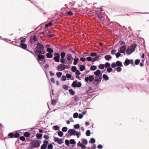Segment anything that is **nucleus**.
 <instances>
[{
    "label": "nucleus",
    "instance_id": "c85d7f7f",
    "mask_svg": "<svg viewBox=\"0 0 149 149\" xmlns=\"http://www.w3.org/2000/svg\"><path fill=\"white\" fill-rule=\"evenodd\" d=\"M60 55L61 56V58H64L65 57V52H62L61 53Z\"/></svg>",
    "mask_w": 149,
    "mask_h": 149
},
{
    "label": "nucleus",
    "instance_id": "a878e982",
    "mask_svg": "<svg viewBox=\"0 0 149 149\" xmlns=\"http://www.w3.org/2000/svg\"><path fill=\"white\" fill-rule=\"evenodd\" d=\"M36 137L38 139H40L42 136V134L40 133H38L36 135Z\"/></svg>",
    "mask_w": 149,
    "mask_h": 149
},
{
    "label": "nucleus",
    "instance_id": "2f4dec72",
    "mask_svg": "<svg viewBox=\"0 0 149 149\" xmlns=\"http://www.w3.org/2000/svg\"><path fill=\"white\" fill-rule=\"evenodd\" d=\"M96 14L97 17L99 18H101L102 17V14L99 12H97Z\"/></svg>",
    "mask_w": 149,
    "mask_h": 149
},
{
    "label": "nucleus",
    "instance_id": "774afa93",
    "mask_svg": "<svg viewBox=\"0 0 149 149\" xmlns=\"http://www.w3.org/2000/svg\"><path fill=\"white\" fill-rule=\"evenodd\" d=\"M61 80L62 81H65L66 80V77L64 75H63L62 76Z\"/></svg>",
    "mask_w": 149,
    "mask_h": 149
},
{
    "label": "nucleus",
    "instance_id": "2eb2a0df",
    "mask_svg": "<svg viewBox=\"0 0 149 149\" xmlns=\"http://www.w3.org/2000/svg\"><path fill=\"white\" fill-rule=\"evenodd\" d=\"M66 57H67V60L68 61H70L71 60L73 59L72 56L71 54H67L66 56Z\"/></svg>",
    "mask_w": 149,
    "mask_h": 149
},
{
    "label": "nucleus",
    "instance_id": "1a4fd4ad",
    "mask_svg": "<svg viewBox=\"0 0 149 149\" xmlns=\"http://www.w3.org/2000/svg\"><path fill=\"white\" fill-rule=\"evenodd\" d=\"M68 66V65L66 66L65 65L61 64L58 65L57 68L58 70L59 71H62L65 69L66 67Z\"/></svg>",
    "mask_w": 149,
    "mask_h": 149
},
{
    "label": "nucleus",
    "instance_id": "c756f323",
    "mask_svg": "<svg viewBox=\"0 0 149 149\" xmlns=\"http://www.w3.org/2000/svg\"><path fill=\"white\" fill-rule=\"evenodd\" d=\"M53 129L55 130H58L59 129V127L57 125L54 126L53 127Z\"/></svg>",
    "mask_w": 149,
    "mask_h": 149
},
{
    "label": "nucleus",
    "instance_id": "4be33fe9",
    "mask_svg": "<svg viewBox=\"0 0 149 149\" xmlns=\"http://www.w3.org/2000/svg\"><path fill=\"white\" fill-rule=\"evenodd\" d=\"M102 78H103V79H104L106 80H108L109 79V78L108 76L105 74H103L102 76Z\"/></svg>",
    "mask_w": 149,
    "mask_h": 149
},
{
    "label": "nucleus",
    "instance_id": "f8f14e48",
    "mask_svg": "<svg viewBox=\"0 0 149 149\" xmlns=\"http://www.w3.org/2000/svg\"><path fill=\"white\" fill-rule=\"evenodd\" d=\"M38 57V59H37L38 61L39 62V63L40 64L41 63L40 62H39V61H42L45 58V57L44 55H38L37 54Z\"/></svg>",
    "mask_w": 149,
    "mask_h": 149
},
{
    "label": "nucleus",
    "instance_id": "473e14b6",
    "mask_svg": "<svg viewBox=\"0 0 149 149\" xmlns=\"http://www.w3.org/2000/svg\"><path fill=\"white\" fill-rule=\"evenodd\" d=\"M71 70L73 72H75L77 70L76 67L75 66H72L71 67Z\"/></svg>",
    "mask_w": 149,
    "mask_h": 149
},
{
    "label": "nucleus",
    "instance_id": "7ed1b4c3",
    "mask_svg": "<svg viewBox=\"0 0 149 149\" xmlns=\"http://www.w3.org/2000/svg\"><path fill=\"white\" fill-rule=\"evenodd\" d=\"M68 133L70 136L73 135H76L78 138L79 137V136L80 135V132H77L74 129H70L68 131Z\"/></svg>",
    "mask_w": 149,
    "mask_h": 149
},
{
    "label": "nucleus",
    "instance_id": "e2e57ef3",
    "mask_svg": "<svg viewBox=\"0 0 149 149\" xmlns=\"http://www.w3.org/2000/svg\"><path fill=\"white\" fill-rule=\"evenodd\" d=\"M60 61L61 63L63 64H64L65 63V61L64 58H61Z\"/></svg>",
    "mask_w": 149,
    "mask_h": 149
},
{
    "label": "nucleus",
    "instance_id": "0eeeda50",
    "mask_svg": "<svg viewBox=\"0 0 149 149\" xmlns=\"http://www.w3.org/2000/svg\"><path fill=\"white\" fill-rule=\"evenodd\" d=\"M94 79V77L93 75H91L88 77L85 78V80L86 82H88L89 81L90 82H92Z\"/></svg>",
    "mask_w": 149,
    "mask_h": 149
},
{
    "label": "nucleus",
    "instance_id": "4d7b16f0",
    "mask_svg": "<svg viewBox=\"0 0 149 149\" xmlns=\"http://www.w3.org/2000/svg\"><path fill=\"white\" fill-rule=\"evenodd\" d=\"M66 77L68 79H70L72 77L71 75L69 74H66Z\"/></svg>",
    "mask_w": 149,
    "mask_h": 149
},
{
    "label": "nucleus",
    "instance_id": "a18cd8bd",
    "mask_svg": "<svg viewBox=\"0 0 149 149\" xmlns=\"http://www.w3.org/2000/svg\"><path fill=\"white\" fill-rule=\"evenodd\" d=\"M74 127L75 129H78L79 128L80 126L79 124H77L74 125Z\"/></svg>",
    "mask_w": 149,
    "mask_h": 149
},
{
    "label": "nucleus",
    "instance_id": "bb28decb",
    "mask_svg": "<svg viewBox=\"0 0 149 149\" xmlns=\"http://www.w3.org/2000/svg\"><path fill=\"white\" fill-rule=\"evenodd\" d=\"M110 64L108 62L106 63L104 65V67L105 68H107V67H109L110 66Z\"/></svg>",
    "mask_w": 149,
    "mask_h": 149
},
{
    "label": "nucleus",
    "instance_id": "8fccbe9b",
    "mask_svg": "<svg viewBox=\"0 0 149 149\" xmlns=\"http://www.w3.org/2000/svg\"><path fill=\"white\" fill-rule=\"evenodd\" d=\"M78 116V114L77 113H75L73 114V117L74 118H77Z\"/></svg>",
    "mask_w": 149,
    "mask_h": 149
},
{
    "label": "nucleus",
    "instance_id": "ea45409f",
    "mask_svg": "<svg viewBox=\"0 0 149 149\" xmlns=\"http://www.w3.org/2000/svg\"><path fill=\"white\" fill-rule=\"evenodd\" d=\"M14 136V134L13 132L10 133L8 134V136L11 138H13Z\"/></svg>",
    "mask_w": 149,
    "mask_h": 149
},
{
    "label": "nucleus",
    "instance_id": "f257e3e1",
    "mask_svg": "<svg viewBox=\"0 0 149 149\" xmlns=\"http://www.w3.org/2000/svg\"><path fill=\"white\" fill-rule=\"evenodd\" d=\"M94 74L96 76L94 79L93 83L95 85H97L101 82L102 79V73L100 71L98 70L94 72Z\"/></svg>",
    "mask_w": 149,
    "mask_h": 149
},
{
    "label": "nucleus",
    "instance_id": "a19ab883",
    "mask_svg": "<svg viewBox=\"0 0 149 149\" xmlns=\"http://www.w3.org/2000/svg\"><path fill=\"white\" fill-rule=\"evenodd\" d=\"M86 136H89L90 135L91 132L89 130H87L86 131Z\"/></svg>",
    "mask_w": 149,
    "mask_h": 149
},
{
    "label": "nucleus",
    "instance_id": "864d4df0",
    "mask_svg": "<svg viewBox=\"0 0 149 149\" xmlns=\"http://www.w3.org/2000/svg\"><path fill=\"white\" fill-rule=\"evenodd\" d=\"M120 67H118L116 68V70L118 72H120L121 70V68Z\"/></svg>",
    "mask_w": 149,
    "mask_h": 149
},
{
    "label": "nucleus",
    "instance_id": "69168bd1",
    "mask_svg": "<svg viewBox=\"0 0 149 149\" xmlns=\"http://www.w3.org/2000/svg\"><path fill=\"white\" fill-rule=\"evenodd\" d=\"M20 139L22 141H24L25 140V137L24 136H21L20 137Z\"/></svg>",
    "mask_w": 149,
    "mask_h": 149
},
{
    "label": "nucleus",
    "instance_id": "cd10ccee",
    "mask_svg": "<svg viewBox=\"0 0 149 149\" xmlns=\"http://www.w3.org/2000/svg\"><path fill=\"white\" fill-rule=\"evenodd\" d=\"M30 133L28 132H25L24 134V136L26 137H28L30 136Z\"/></svg>",
    "mask_w": 149,
    "mask_h": 149
},
{
    "label": "nucleus",
    "instance_id": "de8ad7c7",
    "mask_svg": "<svg viewBox=\"0 0 149 149\" xmlns=\"http://www.w3.org/2000/svg\"><path fill=\"white\" fill-rule=\"evenodd\" d=\"M115 55L116 57L117 58H119L121 54L119 52H117L115 54Z\"/></svg>",
    "mask_w": 149,
    "mask_h": 149
},
{
    "label": "nucleus",
    "instance_id": "5701e85b",
    "mask_svg": "<svg viewBox=\"0 0 149 149\" xmlns=\"http://www.w3.org/2000/svg\"><path fill=\"white\" fill-rule=\"evenodd\" d=\"M47 51L48 52V53H53L54 51L53 49L51 48L48 47L47 49Z\"/></svg>",
    "mask_w": 149,
    "mask_h": 149
},
{
    "label": "nucleus",
    "instance_id": "7c9ffc66",
    "mask_svg": "<svg viewBox=\"0 0 149 149\" xmlns=\"http://www.w3.org/2000/svg\"><path fill=\"white\" fill-rule=\"evenodd\" d=\"M14 137L17 138L20 136L19 134L17 132H16L14 134Z\"/></svg>",
    "mask_w": 149,
    "mask_h": 149
},
{
    "label": "nucleus",
    "instance_id": "72a5a7b5",
    "mask_svg": "<svg viewBox=\"0 0 149 149\" xmlns=\"http://www.w3.org/2000/svg\"><path fill=\"white\" fill-rule=\"evenodd\" d=\"M124 63L126 64L127 65H128L130 63V60L126 59L124 62Z\"/></svg>",
    "mask_w": 149,
    "mask_h": 149
},
{
    "label": "nucleus",
    "instance_id": "c9c22d12",
    "mask_svg": "<svg viewBox=\"0 0 149 149\" xmlns=\"http://www.w3.org/2000/svg\"><path fill=\"white\" fill-rule=\"evenodd\" d=\"M104 67V65L103 64H100L98 66V68L100 69H103Z\"/></svg>",
    "mask_w": 149,
    "mask_h": 149
},
{
    "label": "nucleus",
    "instance_id": "393cba45",
    "mask_svg": "<svg viewBox=\"0 0 149 149\" xmlns=\"http://www.w3.org/2000/svg\"><path fill=\"white\" fill-rule=\"evenodd\" d=\"M79 60V59L78 58L74 59V62L73 63V64L75 65H76Z\"/></svg>",
    "mask_w": 149,
    "mask_h": 149
},
{
    "label": "nucleus",
    "instance_id": "3c124183",
    "mask_svg": "<svg viewBox=\"0 0 149 149\" xmlns=\"http://www.w3.org/2000/svg\"><path fill=\"white\" fill-rule=\"evenodd\" d=\"M52 25V23L50 22L48 24H46L45 25V27H48L49 26H51Z\"/></svg>",
    "mask_w": 149,
    "mask_h": 149
},
{
    "label": "nucleus",
    "instance_id": "ddd939ff",
    "mask_svg": "<svg viewBox=\"0 0 149 149\" xmlns=\"http://www.w3.org/2000/svg\"><path fill=\"white\" fill-rule=\"evenodd\" d=\"M126 49L125 46V45L123 46L120 47L119 52L120 53L124 54L125 51H126Z\"/></svg>",
    "mask_w": 149,
    "mask_h": 149
},
{
    "label": "nucleus",
    "instance_id": "13d9d810",
    "mask_svg": "<svg viewBox=\"0 0 149 149\" xmlns=\"http://www.w3.org/2000/svg\"><path fill=\"white\" fill-rule=\"evenodd\" d=\"M92 58L90 57H88L86 58V60L88 61H91L92 62Z\"/></svg>",
    "mask_w": 149,
    "mask_h": 149
},
{
    "label": "nucleus",
    "instance_id": "603ef678",
    "mask_svg": "<svg viewBox=\"0 0 149 149\" xmlns=\"http://www.w3.org/2000/svg\"><path fill=\"white\" fill-rule=\"evenodd\" d=\"M112 70V68L110 67L108 68L107 69V71L109 73L111 72Z\"/></svg>",
    "mask_w": 149,
    "mask_h": 149
},
{
    "label": "nucleus",
    "instance_id": "f3484780",
    "mask_svg": "<svg viewBox=\"0 0 149 149\" xmlns=\"http://www.w3.org/2000/svg\"><path fill=\"white\" fill-rule=\"evenodd\" d=\"M100 56V55H99L93 58L92 59V62H94L95 61L98 60L99 59Z\"/></svg>",
    "mask_w": 149,
    "mask_h": 149
},
{
    "label": "nucleus",
    "instance_id": "dca6fc26",
    "mask_svg": "<svg viewBox=\"0 0 149 149\" xmlns=\"http://www.w3.org/2000/svg\"><path fill=\"white\" fill-rule=\"evenodd\" d=\"M20 45L21 48L24 49H26L27 47V46L26 44L21 43Z\"/></svg>",
    "mask_w": 149,
    "mask_h": 149
},
{
    "label": "nucleus",
    "instance_id": "9d476101",
    "mask_svg": "<svg viewBox=\"0 0 149 149\" xmlns=\"http://www.w3.org/2000/svg\"><path fill=\"white\" fill-rule=\"evenodd\" d=\"M54 57L53 59L55 61L57 62H59L60 61V54L58 53H56L54 54Z\"/></svg>",
    "mask_w": 149,
    "mask_h": 149
},
{
    "label": "nucleus",
    "instance_id": "79ce46f5",
    "mask_svg": "<svg viewBox=\"0 0 149 149\" xmlns=\"http://www.w3.org/2000/svg\"><path fill=\"white\" fill-rule=\"evenodd\" d=\"M63 134V133L61 131H59L58 132V134L60 137H62Z\"/></svg>",
    "mask_w": 149,
    "mask_h": 149
},
{
    "label": "nucleus",
    "instance_id": "680f3d73",
    "mask_svg": "<svg viewBox=\"0 0 149 149\" xmlns=\"http://www.w3.org/2000/svg\"><path fill=\"white\" fill-rule=\"evenodd\" d=\"M90 142L93 143H95V139L93 138H91L90 139Z\"/></svg>",
    "mask_w": 149,
    "mask_h": 149
},
{
    "label": "nucleus",
    "instance_id": "4468645a",
    "mask_svg": "<svg viewBox=\"0 0 149 149\" xmlns=\"http://www.w3.org/2000/svg\"><path fill=\"white\" fill-rule=\"evenodd\" d=\"M77 146L78 147H81L83 149H84L86 148V146L81 143L80 141H79L77 143Z\"/></svg>",
    "mask_w": 149,
    "mask_h": 149
},
{
    "label": "nucleus",
    "instance_id": "f704fd0d",
    "mask_svg": "<svg viewBox=\"0 0 149 149\" xmlns=\"http://www.w3.org/2000/svg\"><path fill=\"white\" fill-rule=\"evenodd\" d=\"M70 143L71 144H75L76 142L73 139H71L70 140Z\"/></svg>",
    "mask_w": 149,
    "mask_h": 149
},
{
    "label": "nucleus",
    "instance_id": "6e6d98bb",
    "mask_svg": "<svg viewBox=\"0 0 149 149\" xmlns=\"http://www.w3.org/2000/svg\"><path fill=\"white\" fill-rule=\"evenodd\" d=\"M116 66V64L115 63L113 62L111 64V67L113 68H115Z\"/></svg>",
    "mask_w": 149,
    "mask_h": 149
},
{
    "label": "nucleus",
    "instance_id": "6ab92c4d",
    "mask_svg": "<svg viewBox=\"0 0 149 149\" xmlns=\"http://www.w3.org/2000/svg\"><path fill=\"white\" fill-rule=\"evenodd\" d=\"M111 58V56L110 55H108L105 56V58L107 60L109 61L110 60Z\"/></svg>",
    "mask_w": 149,
    "mask_h": 149
},
{
    "label": "nucleus",
    "instance_id": "b1692460",
    "mask_svg": "<svg viewBox=\"0 0 149 149\" xmlns=\"http://www.w3.org/2000/svg\"><path fill=\"white\" fill-rule=\"evenodd\" d=\"M46 56L48 58H52L53 57V55L51 53H47L46 54Z\"/></svg>",
    "mask_w": 149,
    "mask_h": 149
},
{
    "label": "nucleus",
    "instance_id": "e433bc0d",
    "mask_svg": "<svg viewBox=\"0 0 149 149\" xmlns=\"http://www.w3.org/2000/svg\"><path fill=\"white\" fill-rule=\"evenodd\" d=\"M69 92L70 94L72 95H74L75 94L74 92L72 89H71L69 90Z\"/></svg>",
    "mask_w": 149,
    "mask_h": 149
},
{
    "label": "nucleus",
    "instance_id": "c03bdc74",
    "mask_svg": "<svg viewBox=\"0 0 149 149\" xmlns=\"http://www.w3.org/2000/svg\"><path fill=\"white\" fill-rule=\"evenodd\" d=\"M97 54L95 52H92L90 56H97Z\"/></svg>",
    "mask_w": 149,
    "mask_h": 149
},
{
    "label": "nucleus",
    "instance_id": "aec40b11",
    "mask_svg": "<svg viewBox=\"0 0 149 149\" xmlns=\"http://www.w3.org/2000/svg\"><path fill=\"white\" fill-rule=\"evenodd\" d=\"M97 66L94 65H92L90 68V69L92 71H94L96 70Z\"/></svg>",
    "mask_w": 149,
    "mask_h": 149
},
{
    "label": "nucleus",
    "instance_id": "39448f33",
    "mask_svg": "<svg viewBox=\"0 0 149 149\" xmlns=\"http://www.w3.org/2000/svg\"><path fill=\"white\" fill-rule=\"evenodd\" d=\"M41 143V141L38 140L32 142L31 146L34 148H38L39 147Z\"/></svg>",
    "mask_w": 149,
    "mask_h": 149
},
{
    "label": "nucleus",
    "instance_id": "338daca9",
    "mask_svg": "<svg viewBox=\"0 0 149 149\" xmlns=\"http://www.w3.org/2000/svg\"><path fill=\"white\" fill-rule=\"evenodd\" d=\"M83 143L87 144L88 143L87 140L86 139H84L83 141Z\"/></svg>",
    "mask_w": 149,
    "mask_h": 149
},
{
    "label": "nucleus",
    "instance_id": "09e8293b",
    "mask_svg": "<svg viewBox=\"0 0 149 149\" xmlns=\"http://www.w3.org/2000/svg\"><path fill=\"white\" fill-rule=\"evenodd\" d=\"M54 140L56 142L58 143V141H59V139L58 138H57L56 137L54 136Z\"/></svg>",
    "mask_w": 149,
    "mask_h": 149
},
{
    "label": "nucleus",
    "instance_id": "37998d69",
    "mask_svg": "<svg viewBox=\"0 0 149 149\" xmlns=\"http://www.w3.org/2000/svg\"><path fill=\"white\" fill-rule=\"evenodd\" d=\"M140 62V60L139 59H137L135 60V63L136 65H138Z\"/></svg>",
    "mask_w": 149,
    "mask_h": 149
},
{
    "label": "nucleus",
    "instance_id": "5fc2aeb1",
    "mask_svg": "<svg viewBox=\"0 0 149 149\" xmlns=\"http://www.w3.org/2000/svg\"><path fill=\"white\" fill-rule=\"evenodd\" d=\"M65 144L67 146H68L70 143V141L67 139L65 140Z\"/></svg>",
    "mask_w": 149,
    "mask_h": 149
},
{
    "label": "nucleus",
    "instance_id": "052dcab7",
    "mask_svg": "<svg viewBox=\"0 0 149 149\" xmlns=\"http://www.w3.org/2000/svg\"><path fill=\"white\" fill-rule=\"evenodd\" d=\"M53 147L52 144H50L48 145L47 148L48 149H52L53 148Z\"/></svg>",
    "mask_w": 149,
    "mask_h": 149
},
{
    "label": "nucleus",
    "instance_id": "49530a36",
    "mask_svg": "<svg viewBox=\"0 0 149 149\" xmlns=\"http://www.w3.org/2000/svg\"><path fill=\"white\" fill-rule=\"evenodd\" d=\"M68 130V128L67 127H65L62 128V130L64 132H66Z\"/></svg>",
    "mask_w": 149,
    "mask_h": 149
},
{
    "label": "nucleus",
    "instance_id": "9b49d317",
    "mask_svg": "<svg viewBox=\"0 0 149 149\" xmlns=\"http://www.w3.org/2000/svg\"><path fill=\"white\" fill-rule=\"evenodd\" d=\"M49 142L48 141L45 140L43 142V144L41 147V149H46L47 146Z\"/></svg>",
    "mask_w": 149,
    "mask_h": 149
},
{
    "label": "nucleus",
    "instance_id": "bf43d9fd",
    "mask_svg": "<svg viewBox=\"0 0 149 149\" xmlns=\"http://www.w3.org/2000/svg\"><path fill=\"white\" fill-rule=\"evenodd\" d=\"M75 72V74L78 76H79L80 74V72L79 70H77Z\"/></svg>",
    "mask_w": 149,
    "mask_h": 149
},
{
    "label": "nucleus",
    "instance_id": "f03ea898",
    "mask_svg": "<svg viewBox=\"0 0 149 149\" xmlns=\"http://www.w3.org/2000/svg\"><path fill=\"white\" fill-rule=\"evenodd\" d=\"M37 49L34 52L36 55H37V53H39L41 54H43L45 53V50L44 47L43 45L41 43H38L36 44Z\"/></svg>",
    "mask_w": 149,
    "mask_h": 149
},
{
    "label": "nucleus",
    "instance_id": "4c0bfd02",
    "mask_svg": "<svg viewBox=\"0 0 149 149\" xmlns=\"http://www.w3.org/2000/svg\"><path fill=\"white\" fill-rule=\"evenodd\" d=\"M63 143V140L62 139H59L58 141V142L59 144H61Z\"/></svg>",
    "mask_w": 149,
    "mask_h": 149
},
{
    "label": "nucleus",
    "instance_id": "20e7f679",
    "mask_svg": "<svg viewBox=\"0 0 149 149\" xmlns=\"http://www.w3.org/2000/svg\"><path fill=\"white\" fill-rule=\"evenodd\" d=\"M136 45H132L131 48H127L126 51V52L128 55H130L135 50Z\"/></svg>",
    "mask_w": 149,
    "mask_h": 149
},
{
    "label": "nucleus",
    "instance_id": "0e129e2a",
    "mask_svg": "<svg viewBox=\"0 0 149 149\" xmlns=\"http://www.w3.org/2000/svg\"><path fill=\"white\" fill-rule=\"evenodd\" d=\"M116 52V51L115 50L113 49L111 51V54L112 55H114L115 54Z\"/></svg>",
    "mask_w": 149,
    "mask_h": 149
},
{
    "label": "nucleus",
    "instance_id": "a211bd4d",
    "mask_svg": "<svg viewBox=\"0 0 149 149\" xmlns=\"http://www.w3.org/2000/svg\"><path fill=\"white\" fill-rule=\"evenodd\" d=\"M116 66L118 67H122L123 66L122 63L120 61H117L116 62Z\"/></svg>",
    "mask_w": 149,
    "mask_h": 149
},
{
    "label": "nucleus",
    "instance_id": "423d86ee",
    "mask_svg": "<svg viewBox=\"0 0 149 149\" xmlns=\"http://www.w3.org/2000/svg\"><path fill=\"white\" fill-rule=\"evenodd\" d=\"M38 40V39L36 38V35H34L33 38L31 37L30 38L29 42L31 44H34L36 41Z\"/></svg>",
    "mask_w": 149,
    "mask_h": 149
},
{
    "label": "nucleus",
    "instance_id": "6e6552de",
    "mask_svg": "<svg viewBox=\"0 0 149 149\" xmlns=\"http://www.w3.org/2000/svg\"><path fill=\"white\" fill-rule=\"evenodd\" d=\"M77 81H74L73 82L72 85V86L74 87H80L81 86L82 84L80 82H78L77 84Z\"/></svg>",
    "mask_w": 149,
    "mask_h": 149
},
{
    "label": "nucleus",
    "instance_id": "58836bf2",
    "mask_svg": "<svg viewBox=\"0 0 149 149\" xmlns=\"http://www.w3.org/2000/svg\"><path fill=\"white\" fill-rule=\"evenodd\" d=\"M62 74V73L61 72H57L56 73V75H57V77L58 78H60L61 77Z\"/></svg>",
    "mask_w": 149,
    "mask_h": 149
},
{
    "label": "nucleus",
    "instance_id": "412c9836",
    "mask_svg": "<svg viewBox=\"0 0 149 149\" xmlns=\"http://www.w3.org/2000/svg\"><path fill=\"white\" fill-rule=\"evenodd\" d=\"M79 69L81 71H83L85 69V66L83 65H80L79 66Z\"/></svg>",
    "mask_w": 149,
    "mask_h": 149
}]
</instances>
